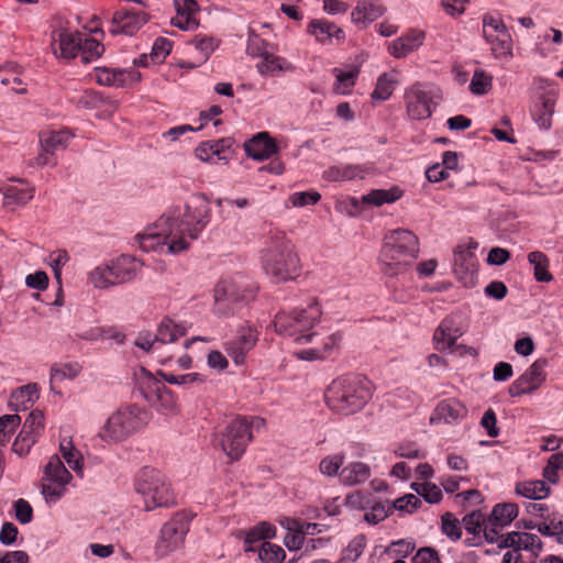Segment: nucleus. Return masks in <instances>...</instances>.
I'll use <instances>...</instances> for the list:
<instances>
[{"mask_svg": "<svg viewBox=\"0 0 563 563\" xmlns=\"http://www.w3.org/2000/svg\"><path fill=\"white\" fill-rule=\"evenodd\" d=\"M211 208L203 196L190 199L184 208L168 209L155 222L134 236L144 252L180 254L190 247L209 224Z\"/></svg>", "mask_w": 563, "mask_h": 563, "instance_id": "nucleus-1", "label": "nucleus"}, {"mask_svg": "<svg viewBox=\"0 0 563 563\" xmlns=\"http://www.w3.org/2000/svg\"><path fill=\"white\" fill-rule=\"evenodd\" d=\"M211 208L203 196L190 199L184 208L168 209L155 222L134 236L144 252L180 254L190 247L209 224Z\"/></svg>", "mask_w": 563, "mask_h": 563, "instance_id": "nucleus-2", "label": "nucleus"}, {"mask_svg": "<svg viewBox=\"0 0 563 563\" xmlns=\"http://www.w3.org/2000/svg\"><path fill=\"white\" fill-rule=\"evenodd\" d=\"M324 397L331 410L351 415L360 411L371 399V382L361 375L341 376L330 384Z\"/></svg>", "mask_w": 563, "mask_h": 563, "instance_id": "nucleus-3", "label": "nucleus"}, {"mask_svg": "<svg viewBox=\"0 0 563 563\" xmlns=\"http://www.w3.org/2000/svg\"><path fill=\"white\" fill-rule=\"evenodd\" d=\"M262 265L276 283L294 279L300 273V260L295 245L284 233L271 238L262 252Z\"/></svg>", "mask_w": 563, "mask_h": 563, "instance_id": "nucleus-4", "label": "nucleus"}, {"mask_svg": "<svg viewBox=\"0 0 563 563\" xmlns=\"http://www.w3.org/2000/svg\"><path fill=\"white\" fill-rule=\"evenodd\" d=\"M419 239L407 229H396L387 232L380 251V262L388 275L404 273L418 257Z\"/></svg>", "mask_w": 563, "mask_h": 563, "instance_id": "nucleus-5", "label": "nucleus"}, {"mask_svg": "<svg viewBox=\"0 0 563 563\" xmlns=\"http://www.w3.org/2000/svg\"><path fill=\"white\" fill-rule=\"evenodd\" d=\"M321 316L320 305L313 300L306 308L277 313L274 319V328L277 333L291 338L297 343H308L316 334L310 330Z\"/></svg>", "mask_w": 563, "mask_h": 563, "instance_id": "nucleus-6", "label": "nucleus"}, {"mask_svg": "<svg viewBox=\"0 0 563 563\" xmlns=\"http://www.w3.org/2000/svg\"><path fill=\"white\" fill-rule=\"evenodd\" d=\"M147 410L130 405L114 411L100 428L98 438L106 443H119L139 432L150 421Z\"/></svg>", "mask_w": 563, "mask_h": 563, "instance_id": "nucleus-7", "label": "nucleus"}, {"mask_svg": "<svg viewBox=\"0 0 563 563\" xmlns=\"http://www.w3.org/2000/svg\"><path fill=\"white\" fill-rule=\"evenodd\" d=\"M133 489L146 511L166 507L173 501L167 477L155 467H142L134 476Z\"/></svg>", "mask_w": 563, "mask_h": 563, "instance_id": "nucleus-8", "label": "nucleus"}, {"mask_svg": "<svg viewBox=\"0 0 563 563\" xmlns=\"http://www.w3.org/2000/svg\"><path fill=\"white\" fill-rule=\"evenodd\" d=\"M264 423V419L257 417L232 420L220 433L221 450L231 461L240 460L252 441V428L260 429Z\"/></svg>", "mask_w": 563, "mask_h": 563, "instance_id": "nucleus-9", "label": "nucleus"}, {"mask_svg": "<svg viewBox=\"0 0 563 563\" xmlns=\"http://www.w3.org/2000/svg\"><path fill=\"white\" fill-rule=\"evenodd\" d=\"M73 479L71 473L66 468L58 454L52 455L43 466L41 477V494L48 505L56 504L67 493V486Z\"/></svg>", "mask_w": 563, "mask_h": 563, "instance_id": "nucleus-10", "label": "nucleus"}, {"mask_svg": "<svg viewBox=\"0 0 563 563\" xmlns=\"http://www.w3.org/2000/svg\"><path fill=\"white\" fill-rule=\"evenodd\" d=\"M253 294L249 280L241 276L222 279L214 288V313L219 317L233 313L231 305L246 301Z\"/></svg>", "mask_w": 563, "mask_h": 563, "instance_id": "nucleus-11", "label": "nucleus"}, {"mask_svg": "<svg viewBox=\"0 0 563 563\" xmlns=\"http://www.w3.org/2000/svg\"><path fill=\"white\" fill-rule=\"evenodd\" d=\"M190 528V518L183 512L172 517L161 529L159 538L155 544V554L167 556L180 549Z\"/></svg>", "mask_w": 563, "mask_h": 563, "instance_id": "nucleus-12", "label": "nucleus"}, {"mask_svg": "<svg viewBox=\"0 0 563 563\" xmlns=\"http://www.w3.org/2000/svg\"><path fill=\"white\" fill-rule=\"evenodd\" d=\"M483 36L495 58L509 59L512 57L511 35L500 18L490 14L484 15Z\"/></svg>", "mask_w": 563, "mask_h": 563, "instance_id": "nucleus-13", "label": "nucleus"}, {"mask_svg": "<svg viewBox=\"0 0 563 563\" xmlns=\"http://www.w3.org/2000/svg\"><path fill=\"white\" fill-rule=\"evenodd\" d=\"M141 371L145 376V386H142L141 388L146 401L163 413H176L178 411V402L173 391L144 368Z\"/></svg>", "mask_w": 563, "mask_h": 563, "instance_id": "nucleus-14", "label": "nucleus"}, {"mask_svg": "<svg viewBox=\"0 0 563 563\" xmlns=\"http://www.w3.org/2000/svg\"><path fill=\"white\" fill-rule=\"evenodd\" d=\"M547 360L534 361L526 372L520 375L510 386L508 393L511 397H520L537 390L545 380Z\"/></svg>", "mask_w": 563, "mask_h": 563, "instance_id": "nucleus-15", "label": "nucleus"}, {"mask_svg": "<svg viewBox=\"0 0 563 563\" xmlns=\"http://www.w3.org/2000/svg\"><path fill=\"white\" fill-rule=\"evenodd\" d=\"M408 115L413 120H424L432 114V97L422 85L416 84L405 92Z\"/></svg>", "mask_w": 563, "mask_h": 563, "instance_id": "nucleus-16", "label": "nucleus"}, {"mask_svg": "<svg viewBox=\"0 0 563 563\" xmlns=\"http://www.w3.org/2000/svg\"><path fill=\"white\" fill-rule=\"evenodd\" d=\"M232 145L231 139L206 141L196 147L195 154L197 158L206 163L227 164L232 156Z\"/></svg>", "mask_w": 563, "mask_h": 563, "instance_id": "nucleus-17", "label": "nucleus"}, {"mask_svg": "<svg viewBox=\"0 0 563 563\" xmlns=\"http://www.w3.org/2000/svg\"><path fill=\"white\" fill-rule=\"evenodd\" d=\"M355 498L358 500L357 506L364 511V520L369 525L375 526L393 514V507L389 501L375 500L358 493L350 497L352 505H355Z\"/></svg>", "mask_w": 563, "mask_h": 563, "instance_id": "nucleus-18", "label": "nucleus"}, {"mask_svg": "<svg viewBox=\"0 0 563 563\" xmlns=\"http://www.w3.org/2000/svg\"><path fill=\"white\" fill-rule=\"evenodd\" d=\"M147 21L144 11L133 10H119L114 13L112 19L111 33L112 34H135Z\"/></svg>", "mask_w": 563, "mask_h": 563, "instance_id": "nucleus-19", "label": "nucleus"}, {"mask_svg": "<svg viewBox=\"0 0 563 563\" xmlns=\"http://www.w3.org/2000/svg\"><path fill=\"white\" fill-rule=\"evenodd\" d=\"M463 330L454 316H449L441 321L433 334L434 347L438 351L451 350L456 340L462 336Z\"/></svg>", "mask_w": 563, "mask_h": 563, "instance_id": "nucleus-20", "label": "nucleus"}, {"mask_svg": "<svg viewBox=\"0 0 563 563\" xmlns=\"http://www.w3.org/2000/svg\"><path fill=\"white\" fill-rule=\"evenodd\" d=\"M477 258L471 250H459L454 255V273L466 287H473L477 279Z\"/></svg>", "mask_w": 563, "mask_h": 563, "instance_id": "nucleus-21", "label": "nucleus"}, {"mask_svg": "<svg viewBox=\"0 0 563 563\" xmlns=\"http://www.w3.org/2000/svg\"><path fill=\"white\" fill-rule=\"evenodd\" d=\"M467 413L466 407L455 398H449L440 401L431 415L432 424L446 423L453 424L463 419Z\"/></svg>", "mask_w": 563, "mask_h": 563, "instance_id": "nucleus-22", "label": "nucleus"}, {"mask_svg": "<svg viewBox=\"0 0 563 563\" xmlns=\"http://www.w3.org/2000/svg\"><path fill=\"white\" fill-rule=\"evenodd\" d=\"M141 74L134 69L97 68L96 80L102 86L124 87L139 81Z\"/></svg>", "mask_w": 563, "mask_h": 563, "instance_id": "nucleus-23", "label": "nucleus"}, {"mask_svg": "<svg viewBox=\"0 0 563 563\" xmlns=\"http://www.w3.org/2000/svg\"><path fill=\"white\" fill-rule=\"evenodd\" d=\"M110 263L117 285L133 280L143 267V263L140 260L125 254L113 258Z\"/></svg>", "mask_w": 563, "mask_h": 563, "instance_id": "nucleus-24", "label": "nucleus"}, {"mask_svg": "<svg viewBox=\"0 0 563 563\" xmlns=\"http://www.w3.org/2000/svg\"><path fill=\"white\" fill-rule=\"evenodd\" d=\"M424 37V32L415 29L410 30L388 44V53L396 58L406 57L423 44Z\"/></svg>", "mask_w": 563, "mask_h": 563, "instance_id": "nucleus-25", "label": "nucleus"}, {"mask_svg": "<svg viewBox=\"0 0 563 563\" xmlns=\"http://www.w3.org/2000/svg\"><path fill=\"white\" fill-rule=\"evenodd\" d=\"M81 37L82 34L77 31H59L53 42L54 54L66 59L76 57L80 51Z\"/></svg>", "mask_w": 563, "mask_h": 563, "instance_id": "nucleus-26", "label": "nucleus"}, {"mask_svg": "<svg viewBox=\"0 0 563 563\" xmlns=\"http://www.w3.org/2000/svg\"><path fill=\"white\" fill-rule=\"evenodd\" d=\"M247 156L255 161H264L277 153V145L267 132H260L244 143Z\"/></svg>", "mask_w": 563, "mask_h": 563, "instance_id": "nucleus-27", "label": "nucleus"}, {"mask_svg": "<svg viewBox=\"0 0 563 563\" xmlns=\"http://www.w3.org/2000/svg\"><path fill=\"white\" fill-rule=\"evenodd\" d=\"M257 341V333L252 328L243 329L236 340L227 344V352L235 364L243 363L245 355L253 349Z\"/></svg>", "mask_w": 563, "mask_h": 563, "instance_id": "nucleus-28", "label": "nucleus"}, {"mask_svg": "<svg viewBox=\"0 0 563 563\" xmlns=\"http://www.w3.org/2000/svg\"><path fill=\"white\" fill-rule=\"evenodd\" d=\"M500 548H511L517 551L527 550L534 555L541 550V540L537 534L528 532H510L503 537Z\"/></svg>", "mask_w": 563, "mask_h": 563, "instance_id": "nucleus-29", "label": "nucleus"}, {"mask_svg": "<svg viewBox=\"0 0 563 563\" xmlns=\"http://www.w3.org/2000/svg\"><path fill=\"white\" fill-rule=\"evenodd\" d=\"M34 197V187L24 181L8 185L3 188V201L8 207H21Z\"/></svg>", "mask_w": 563, "mask_h": 563, "instance_id": "nucleus-30", "label": "nucleus"}, {"mask_svg": "<svg viewBox=\"0 0 563 563\" xmlns=\"http://www.w3.org/2000/svg\"><path fill=\"white\" fill-rule=\"evenodd\" d=\"M308 32L320 43H330L332 38H344V31L341 27L323 19L312 20L309 23Z\"/></svg>", "mask_w": 563, "mask_h": 563, "instance_id": "nucleus-31", "label": "nucleus"}, {"mask_svg": "<svg viewBox=\"0 0 563 563\" xmlns=\"http://www.w3.org/2000/svg\"><path fill=\"white\" fill-rule=\"evenodd\" d=\"M260 74L265 76H279L282 73L294 71L295 67L291 63L280 56L265 53L256 64Z\"/></svg>", "mask_w": 563, "mask_h": 563, "instance_id": "nucleus-32", "label": "nucleus"}, {"mask_svg": "<svg viewBox=\"0 0 563 563\" xmlns=\"http://www.w3.org/2000/svg\"><path fill=\"white\" fill-rule=\"evenodd\" d=\"M558 93V89H550L541 96V107L533 113L534 121L540 129L549 130L551 128Z\"/></svg>", "mask_w": 563, "mask_h": 563, "instance_id": "nucleus-33", "label": "nucleus"}, {"mask_svg": "<svg viewBox=\"0 0 563 563\" xmlns=\"http://www.w3.org/2000/svg\"><path fill=\"white\" fill-rule=\"evenodd\" d=\"M365 169L360 165H333L323 172V178L328 181H350L363 179Z\"/></svg>", "mask_w": 563, "mask_h": 563, "instance_id": "nucleus-34", "label": "nucleus"}, {"mask_svg": "<svg viewBox=\"0 0 563 563\" xmlns=\"http://www.w3.org/2000/svg\"><path fill=\"white\" fill-rule=\"evenodd\" d=\"M372 475L371 467L363 462L349 463L341 470L340 478L344 485L356 486L365 483Z\"/></svg>", "mask_w": 563, "mask_h": 563, "instance_id": "nucleus-35", "label": "nucleus"}, {"mask_svg": "<svg viewBox=\"0 0 563 563\" xmlns=\"http://www.w3.org/2000/svg\"><path fill=\"white\" fill-rule=\"evenodd\" d=\"M384 13V8L371 1H360L351 12V19L354 24L366 25Z\"/></svg>", "mask_w": 563, "mask_h": 563, "instance_id": "nucleus-36", "label": "nucleus"}, {"mask_svg": "<svg viewBox=\"0 0 563 563\" xmlns=\"http://www.w3.org/2000/svg\"><path fill=\"white\" fill-rule=\"evenodd\" d=\"M188 327L185 322H176L170 318H164L156 332L159 343H173L187 333Z\"/></svg>", "mask_w": 563, "mask_h": 563, "instance_id": "nucleus-37", "label": "nucleus"}, {"mask_svg": "<svg viewBox=\"0 0 563 563\" xmlns=\"http://www.w3.org/2000/svg\"><path fill=\"white\" fill-rule=\"evenodd\" d=\"M38 398L37 384H27L12 391L10 406L15 410H26Z\"/></svg>", "mask_w": 563, "mask_h": 563, "instance_id": "nucleus-38", "label": "nucleus"}, {"mask_svg": "<svg viewBox=\"0 0 563 563\" xmlns=\"http://www.w3.org/2000/svg\"><path fill=\"white\" fill-rule=\"evenodd\" d=\"M332 71L335 77L333 91L338 95L351 93L360 74L358 68L351 66L347 69L334 68Z\"/></svg>", "mask_w": 563, "mask_h": 563, "instance_id": "nucleus-39", "label": "nucleus"}, {"mask_svg": "<svg viewBox=\"0 0 563 563\" xmlns=\"http://www.w3.org/2000/svg\"><path fill=\"white\" fill-rule=\"evenodd\" d=\"M88 282L96 289H109L117 286L111 263H102L88 273Z\"/></svg>", "mask_w": 563, "mask_h": 563, "instance_id": "nucleus-40", "label": "nucleus"}, {"mask_svg": "<svg viewBox=\"0 0 563 563\" xmlns=\"http://www.w3.org/2000/svg\"><path fill=\"white\" fill-rule=\"evenodd\" d=\"M518 516V506L514 503L497 504L489 516V523L505 528Z\"/></svg>", "mask_w": 563, "mask_h": 563, "instance_id": "nucleus-41", "label": "nucleus"}, {"mask_svg": "<svg viewBox=\"0 0 563 563\" xmlns=\"http://www.w3.org/2000/svg\"><path fill=\"white\" fill-rule=\"evenodd\" d=\"M397 76L398 74L396 70L383 73L377 78L375 89L372 92V99L379 101L387 100L391 96L396 85L398 84Z\"/></svg>", "mask_w": 563, "mask_h": 563, "instance_id": "nucleus-42", "label": "nucleus"}, {"mask_svg": "<svg viewBox=\"0 0 563 563\" xmlns=\"http://www.w3.org/2000/svg\"><path fill=\"white\" fill-rule=\"evenodd\" d=\"M60 456L79 477L84 476V459L71 441L63 440L59 444Z\"/></svg>", "mask_w": 563, "mask_h": 563, "instance_id": "nucleus-43", "label": "nucleus"}, {"mask_svg": "<svg viewBox=\"0 0 563 563\" xmlns=\"http://www.w3.org/2000/svg\"><path fill=\"white\" fill-rule=\"evenodd\" d=\"M516 493L526 498L538 500L549 495L550 487L541 479L526 481L517 484Z\"/></svg>", "mask_w": 563, "mask_h": 563, "instance_id": "nucleus-44", "label": "nucleus"}, {"mask_svg": "<svg viewBox=\"0 0 563 563\" xmlns=\"http://www.w3.org/2000/svg\"><path fill=\"white\" fill-rule=\"evenodd\" d=\"M528 262L533 266V276L538 282L549 283L553 279L552 274L549 272V258L540 252L533 251L528 254Z\"/></svg>", "mask_w": 563, "mask_h": 563, "instance_id": "nucleus-45", "label": "nucleus"}, {"mask_svg": "<svg viewBox=\"0 0 563 563\" xmlns=\"http://www.w3.org/2000/svg\"><path fill=\"white\" fill-rule=\"evenodd\" d=\"M538 530L545 536L555 537L563 544V515H548L545 520L538 525Z\"/></svg>", "mask_w": 563, "mask_h": 563, "instance_id": "nucleus-46", "label": "nucleus"}, {"mask_svg": "<svg viewBox=\"0 0 563 563\" xmlns=\"http://www.w3.org/2000/svg\"><path fill=\"white\" fill-rule=\"evenodd\" d=\"M104 46L95 38H89L82 34L79 55L81 62L87 64L91 63L102 55Z\"/></svg>", "mask_w": 563, "mask_h": 563, "instance_id": "nucleus-47", "label": "nucleus"}, {"mask_svg": "<svg viewBox=\"0 0 563 563\" xmlns=\"http://www.w3.org/2000/svg\"><path fill=\"white\" fill-rule=\"evenodd\" d=\"M81 372V365L77 362L54 364L51 367V382L74 379Z\"/></svg>", "mask_w": 563, "mask_h": 563, "instance_id": "nucleus-48", "label": "nucleus"}, {"mask_svg": "<svg viewBox=\"0 0 563 563\" xmlns=\"http://www.w3.org/2000/svg\"><path fill=\"white\" fill-rule=\"evenodd\" d=\"M345 456L343 453H335L324 456L319 463V471L322 475L333 477L340 475Z\"/></svg>", "mask_w": 563, "mask_h": 563, "instance_id": "nucleus-49", "label": "nucleus"}, {"mask_svg": "<svg viewBox=\"0 0 563 563\" xmlns=\"http://www.w3.org/2000/svg\"><path fill=\"white\" fill-rule=\"evenodd\" d=\"M400 198L398 189L385 190L376 189L363 197V201L373 206H382L384 203L395 202Z\"/></svg>", "mask_w": 563, "mask_h": 563, "instance_id": "nucleus-50", "label": "nucleus"}, {"mask_svg": "<svg viewBox=\"0 0 563 563\" xmlns=\"http://www.w3.org/2000/svg\"><path fill=\"white\" fill-rule=\"evenodd\" d=\"M71 137L68 131L51 132L47 136L41 139V146H45L48 151L55 152L66 147L67 142Z\"/></svg>", "mask_w": 563, "mask_h": 563, "instance_id": "nucleus-51", "label": "nucleus"}, {"mask_svg": "<svg viewBox=\"0 0 563 563\" xmlns=\"http://www.w3.org/2000/svg\"><path fill=\"white\" fill-rule=\"evenodd\" d=\"M44 429V416L40 410L32 411L24 421L23 428L20 431L29 435H33L37 440L40 433Z\"/></svg>", "mask_w": 563, "mask_h": 563, "instance_id": "nucleus-52", "label": "nucleus"}, {"mask_svg": "<svg viewBox=\"0 0 563 563\" xmlns=\"http://www.w3.org/2000/svg\"><path fill=\"white\" fill-rule=\"evenodd\" d=\"M21 423L19 415H4L0 417V444H5Z\"/></svg>", "mask_w": 563, "mask_h": 563, "instance_id": "nucleus-53", "label": "nucleus"}, {"mask_svg": "<svg viewBox=\"0 0 563 563\" xmlns=\"http://www.w3.org/2000/svg\"><path fill=\"white\" fill-rule=\"evenodd\" d=\"M162 378L172 385L178 386H189L196 383L205 382V378L198 373H188V374H173L167 372H159Z\"/></svg>", "mask_w": 563, "mask_h": 563, "instance_id": "nucleus-54", "label": "nucleus"}, {"mask_svg": "<svg viewBox=\"0 0 563 563\" xmlns=\"http://www.w3.org/2000/svg\"><path fill=\"white\" fill-rule=\"evenodd\" d=\"M258 556L263 563H282L285 559V551L277 544L263 542Z\"/></svg>", "mask_w": 563, "mask_h": 563, "instance_id": "nucleus-55", "label": "nucleus"}, {"mask_svg": "<svg viewBox=\"0 0 563 563\" xmlns=\"http://www.w3.org/2000/svg\"><path fill=\"white\" fill-rule=\"evenodd\" d=\"M493 78L482 69L474 71L470 82V90L472 93L481 96L488 92L492 87Z\"/></svg>", "mask_w": 563, "mask_h": 563, "instance_id": "nucleus-56", "label": "nucleus"}, {"mask_svg": "<svg viewBox=\"0 0 563 563\" xmlns=\"http://www.w3.org/2000/svg\"><path fill=\"white\" fill-rule=\"evenodd\" d=\"M170 51L172 42L165 37H158L153 43L150 58L153 64H161L169 55Z\"/></svg>", "mask_w": 563, "mask_h": 563, "instance_id": "nucleus-57", "label": "nucleus"}, {"mask_svg": "<svg viewBox=\"0 0 563 563\" xmlns=\"http://www.w3.org/2000/svg\"><path fill=\"white\" fill-rule=\"evenodd\" d=\"M69 261V255L64 250H58L56 252H53L47 257V264L51 266L54 277L56 278L57 283H62V269Z\"/></svg>", "mask_w": 563, "mask_h": 563, "instance_id": "nucleus-58", "label": "nucleus"}, {"mask_svg": "<svg viewBox=\"0 0 563 563\" xmlns=\"http://www.w3.org/2000/svg\"><path fill=\"white\" fill-rule=\"evenodd\" d=\"M485 520L486 519L483 514L479 511H473L464 516L462 525L468 533L473 536H479L485 525Z\"/></svg>", "mask_w": 563, "mask_h": 563, "instance_id": "nucleus-59", "label": "nucleus"}, {"mask_svg": "<svg viewBox=\"0 0 563 563\" xmlns=\"http://www.w3.org/2000/svg\"><path fill=\"white\" fill-rule=\"evenodd\" d=\"M390 505L393 510H397L400 514H412L421 505V500L416 495L408 494L397 498Z\"/></svg>", "mask_w": 563, "mask_h": 563, "instance_id": "nucleus-60", "label": "nucleus"}, {"mask_svg": "<svg viewBox=\"0 0 563 563\" xmlns=\"http://www.w3.org/2000/svg\"><path fill=\"white\" fill-rule=\"evenodd\" d=\"M321 198L318 191H297L289 196V201L294 207H306L316 205Z\"/></svg>", "mask_w": 563, "mask_h": 563, "instance_id": "nucleus-61", "label": "nucleus"}, {"mask_svg": "<svg viewBox=\"0 0 563 563\" xmlns=\"http://www.w3.org/2000/svg\"><path fill=\"white\" fill-rule=\"evenodd\" d=\"M192 44L201 53L203 59H207L217 47L216 40L207 35H197L192 40Z\"/></svg>", "mask_w": 563, "mask_h": 563, "instance_id": "nucleus-62", "label": "nucleus"}, {"mask_svg": "<svg viewBox=\"0 0 563 563\" xmlns=\"http://www.w3.org/2000/svg\"><path fill=\"white\" fill-rule=\"evenodd\" d=\"M366 547V538L364 534H358L353 538L345 549V558L350 561L357 560Z\"/></svg>", "mask_w": 563, "mask_h": 563, "instance_id": "nucleus-63", "label": "nucleus"}, {"mask_svg": "<svg viewBox=\"0 0 563 563\" xmlns=\"http://www.w3.org/2000/svg\"><path fill=\"white\" fill-rule=\"evenodd\" d=\"M14 512L16 520L26 525L32 521L33 519V509L29 501L25 499H18L14 505Z\"/></svg>", "mask_w": 563, "mask_h": 563, "instance_id": "nucleus-64", "label": "nucleus"}]
</instances>
